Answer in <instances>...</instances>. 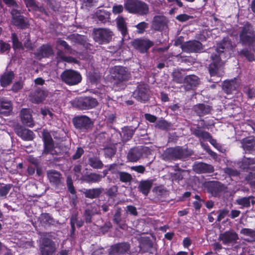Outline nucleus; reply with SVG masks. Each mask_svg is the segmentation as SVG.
Here are the masks:
<instances>
[{"label": "nucleus", "mask_w": 255, "mask_h": 255, "mask_svg": "<svg viewBox=\"0 0 255 255\" xmlns=\"http://www.w3.org/2000/svg\"><path fill=\"white\" fill-rule=\"evenodd\" d=\"M47 94V91L37 88L34 91L30 92L29 96V100L33 103L39 104L45 100Z\"/></svg>", "instance_id": "obj_20"}, {"label": "nucleus", "mask_w": 255, "mask_h": 255, "mask_svg": "<svg viewBox=\"0 0 255 255\" xmlns=\"http://www.w3.org/2000/svg\"><path fill=\"white\" fill-rule=\"evenodd\" d=\"M4 3L11 9L19 8L20 6L15 0H2Z\"/></svg>", "instance_id": "obj_61"}, {"label": "nucleus", "mask_w": 255, "mask_h": 255, "mask_svg": "<svg viewBox=\"0 0 255 255\" xmlns=\"http://www.w3.org/2000/svg\"><path fill=\"white\" fill-rule=\"evenodd\" d=\"M124 7L128 12L140 15H146L149 12L147 4L138 0H127Z\"/></svg>", "instance_id": "obj_2"}, {"label": "nucleus", "mask_w": 255, "mask_h": 255, "mask_svg": "<svg viewBox=\"0 0 255 255\" xmlns=\"http://www.w3.org/2000/svg\"><path fill=\"white\" fill-rule=\"evenodd\" d=\"M199 83V79L197 76L194 75H188L184 78L182 87L186 91H189L197 87Z\"/></svg>", "instance_id": "obj_21"}, {"label": "nucleus", "mask_w": 255, "mask_h": 255, "mask_svg": "<svg viewBox=\"0 0 255 255\" xmlns=\"http://www.w3.org/2000/svg\"><path fill=\"white\" fill-rule=\"evenodd\" d=\"M128 81L125 80H114L113 81V88L116 91H120L121 90L124 89L126 87V82Z\"/></svg>", "instance_id": "obj_48"}, {"label": "nucleus", "mask_w": 255, "mask_h": 255, "mask_svg": "<svg viewBox=\"0 0 255 255\" xmlns=\"http://www.w3.org/2000/svg\"><path fill=\"white\" fill-rule=\"evenodd\" d=\"M152 191L155 196L159 199L166 194V191L161 187H156L154 188Z\"/></svg>", "instance_id": "obj_53"}, {"label": "nucleus", "mask_w": 255, "mask_h": 255, "mask_svg": "<svg viewBox=\"0 0 255 255\" xmlns=\"http://www.w3.org/2000/svg\"><path fill=\"white\" fill-rule=\"evenodd\" d=\"M244 92L250 99H253L255 97V88H254L245 87Z\"/></svg>", "instance_id": "obj_63"}, {"label": "nucleus", "mask_w": 255, "mask_h": 255, "mask_svg": "<svg viewBox=\"0 0 255 255\" xmlns=\"http://www.w3.org/2000/svg\"><path fill=\"white\" fill-rule=\"evenodd\" d=\"M15 132L17 135L25 140H31L34 138V133L32 131L19 127L15 128Z\"/></svg>", "instance_id": "obj_26"}, {"label": "nucleus", "mask_w": 255, "mask_h": 255, "mask_svg": "<svg viewBox=\"0 0 255 255\" xmlns=\"http://www.w3.org/2000/svg\"><path fill=\"white\" fill-rule=\"evenodd\" d=\"M132 45L139 52L144 53L153 45V42L147 39H136L132 41Z\"/></svg>", "instance_id": "obj_19"}, {"label": "nucleus", "mask_w": 255, "mask_h": 255, "mask_svg": "<svg viewBox=\"0 0 255 255\" xmlns=\"http://www.w3.org/2000/svg\"><path fill=\"white\" fill-rule=\"evenodd\" d=\"M240 167L244 171H250L245 177L246 181L250 182L255 179V160L254 158L245 156L241 161Z\"/></svg>", "instance_id": "obj_6"}, {"label": "nucleus", "mask_w": 255, "mask_h": 255, "mask_svg": "<svg viewBox=\"0 0 255 255\" xmlns=\"http://www.w3.org/2000/svg\"><path fill=\"white\" fill-rule=\"evenodd\" d=\"M146 150V147L142 146L132 148L128 153L127 159L130 162H136L141 158Z\"/></svg>", "instance_id": "obj_18"}, {"label": "nucleus", "mask_w": 255, "mask_h": 255, "mask_svg": "<svg viewBox=\"0 0 255 255\" xmlns=\"http://www.w3.org/2000/svg\"><path fill=\"white\" fill-rule=\"evenodd\" d=\"M149 96V89L144 84L139 85L133 92L132 96L137 101L145 102L148 100Z\"/></svg>", "instance_id": "obj_13"}, {"label": "nucleus", "mask_w": 255, "mask_h": 255, "mask_svg": "<svg viewBox=\"0 0 255 255\" xmlns=\"http://www.w3.org/2000/svg\"><path fill=\"white\" fill-rule=\"evenodd\" d=\"M12 187V185L8 184L3 186H0V196L6 198L7 194Z\"/></svg>", "instance_id": "obj_52"}, {"label": "nucleus", "mask_w": 255, "mask_h": 255, "mask_svg": "<svg viewBox=\"0 0 255 255\" xmlns=\"http://www.w3.org/2000/svg\"><path fill=\"white\" fill-rule=\"evenodd\" d=\"M234 46L231 39L227 37H224L220 43L218 44L217 47V53L215 54H220V57L224 53V50H232Z\"/></svg>", "instance_id": "obj_23"}, {"label": "nucleus", "mask_w": 255, "mask_h": 255, "mask_svg": "<svg viewBox=\"0 0 255 255\" xmlns=\"http://www.w3.org/2000/svg\"><path fill=\"white\" fill-rule=\"evenodd\" d=\"M118 191V187L116 185L112 186L111 187L109 188L106 192L107 196L111 197H115Z\"/></svg>", "instance_id": "obj_58"}, {"label": "nucleus", "mask_w": 255, "mask_h": 255, "mask_svg": "<svg viewBox=\"0 0 255 255\" xmlns=\"http://www.w3.org/2000/svg\"><path fill=\"white\" fill-rule=\"evenodd\" d=\"M163 158L165 160L175 159V149L174 148H167L162 154Z\"/></svg>", "instance_id": "obj_44"}, {"label": "nucleus", "mask_w": 255, "mask_h": 255, "mask_svg": "<svg viewBox=\"0 0 255 255\" xmlns=\"http://www.w3.org/2000/svg\"><path fill=\"white\" fill-rule=\"evenodd\" d=\"M94 215L93 211L89 209H86L84 213L85 220L86 223H91L92 222V217Z\"/></svg>", "instance_id": "obj_54"}, {"label": "nucleus", "mask_w": 255, "mask_h": 255, "mask_svg": "<svg viewBox=\"0 0 255 255\" xmlns=\"http://www.w3.org/2000/svg\"><path fill=\"white\" fill-rule=\"evenodd\" d=\"M237 84L233 80L225 81L222 85V89L227 94H231L236 90Z\"/></svg>", "instance_id": "obj_36"}, {"label": "nucleus", "mask_w": 255, "mask_h": 255, "mask_svg": "<svg viewBox=\"0 0 255 255\" xmlns=\"http://www.w3.org/2000/svg\"><path fill=\"white\" fill-rule=\"evenodd\" d=\"M193 168L198 173H211L214 171V167L213 165L204 162L195 164Z\"/></svg>", "instance_id": "obj_25"}, {"label": "nucleus", "mask_w": 255, "mask_h": 255, "mask_svg": "<svg viewBox=\"0 0 255 255\" xmlns=\"http://www.w3.org/2000/svg\"><path fill=\"white\" fill-rule=\"evenodd\" d=\"M191 132L196 137L203 140H207L209 138L211 137V134L209 132L202 130L199 126L192 128Z\"/></svg>", "instance_id": "obj_32"}, {"label": "nucleus", "mask_w": 255, "mask_h": 255, "mask_svg": "<svg viewBox=\"0 0 255 255\" xmlns=\"http://www.w3.org/2000/svg\"><path fill=\"white\" fill-rule=\"evenodd\" d=\"M63 82L70 86L76 85L79 83L82 77L80 74L73 70L69 69L64 71L60 75Z\"/></svg>", "instance_id": "obj_7"}, {"label": "nucleus", "mask_w": 255, "mask_h": 255, "mask_svg": "<svg viewBox=\"0 0 255 255\" xmlns=\"http://www.w3.org/2000/svg\"><path fill=\"white\" fill-rule=\"evenodd\" d=\"M10 14L11 15V23L21 28L26 29L29 26L28 19L21 15V8H17L15 9H11L10 10Z\"/></svg>", "instance_id": "obj_4"}, {"label": "nucleus", "mask_w": 255, "mask_h": 255, "mask_svg": "<svg viewBox=\"0 0 255 255\" xmlns=\"http://www.w3.org/2000/svg\"><path fill=\"white\" fill-rule=\"evenodd\" d=\"M57 43L62 46H63L65 50V52L69 54L72 53V49L70 46H69L68 43L64 40H59L57 41Z\"/></svg>", "instance_id": "obj_57"}, {"label": "nucleus", "mask_w": 255, "mask_h": 255, "mask_svg": "<svg viewBox=\"0 0 255 255\" xmlns=\"http://www.w3.org/2000/svg\"><path fill=\"white\" fill-rule=\"evenodd\" d=\"M204 187L207 193L214 197H219L226 189L225 185L220 181L212 180L205 182Z\"/></svg>", "instance_id": "obj_5"}, {"label": "nucleus", "mask_w": 255, "mask_h": 255, "mask_svg": "<svg viewBox=\"0 0 255 255\" xmlns=\"http://www.w3.org/2000/svg\"><path fill=\"white\" fill-rule=\"evenodd\" d=\"M218 216L217 217V221L220 222L223 219H224L226 216H227L229 213V211L228 209L225 208L218 211Z\"/></svg>", "instance_id": "obj_60"}, {"label": "nucleus", "mask_w": 255, "mask_h": 255, "mask_svg": "<svg viewBox=\"0 0 255 255\" xmlns=\"http://www.w3.org/2000/svg\"><path fill=\"white\" fill-rule=\"evenodd\" d=\"M169 20L162 14L155 15L151 22V28L156 31H161L167 27Z\"/></svg>", "instance_id": "obj_12"}, {"label": "nucleus", "mask_w": 255, "mask_h": 255, "mask_svg": "<svg viewBox=\"0 0 255 255\" xmlns=\"http://www.w3.org/2000/svg\"><path fill=\"white\" fill-rule=\"evenodd\" d=\"M212 62L209 65L208 71L211 77L217 76L220 77L222 74L220 73V69L223 63L220 54H213L211 56Z\"/></svg>", "instance_id": "obj_9"}, {"label": "nucleus", "mask_w": 255, "mask_h": 255, "mask_svg": "<svg viewBox=\"0 0 255 255\" xmlns=\"http://www.w3.org/2000/svg\"><path fill=\"white\" fill-rule=\"evenodd\" d=\"M105 157L111 158L117 152V148L114 145L107 146L103 148Z\"/></svg>", "instance_id": "obj_46"}, {"label": "nucleus", "mask_w": 255, "mask_h": 255, "mask_svg": "<svg viewBox=\"0 0 255 255\" xmlns=\"http://www.w3.org/2000/svg\"><path fill=\"white\" fill-rule=\"evenodd\" d=\"M12 111V105L10 101L0 98V113L7 115Z\"/></svg>", "instance_id": "obj_35"}, {"label": "nucleus", "mask_w": 255, "mask_h": 255, "mask_svg": "<svg viewBox=\"0 0 255 255\" xmlns=\"http://www.w3.org/2000/svg\"><path fill=\"white\" fill-rule=\"evenodd\" d=\"M73 123L77 129L86 131L92 128L91 120L86 116H77L73 119Z\"/></svg>", "instance_id": "obj_11"}, {"label": "nucleus", "mask_w": 255, "mask_h": 255, "mask_svg": "<svg viewBox=\"0 0 255 255\" xmlns=\"http://www.w3.org/2000/svg\"><path fill=\"white\" fill-rule=\"evenodd\" d=\"M130 245L127 242L120 243L112 246L109 250L111 255H124L130 250Z\"/></svg>", "instance_id": "obj_16"}, {"label": "nucleus", "mask_w": 255, "mask_h": 255, "mask_svg": "<svg viewBox=\"0 0 255 255\" xmlns=\"http://www.w3.org/2000/svg\"><path fill=\"white\" fill-rule=\"evenodd\" d=\"M116 21L118 29L123 37V38L126 39L127 37H128V30L126 19L122 16H119L116 18Z\"/></svg>", "instance_id": "obj_30"}, {"label": "nucleus", "mask_w": 255, "mask_h": 255, "mask_svg": "<svg viewBox=\"0 0 255 255\" xmlns=\"http://www.w3.org/2000/svg\"><path fill=\"white\" fill-rule=\"evenodd\" d=\"M152 180H142L139 182L138 188L139 191L144 195H148L152 185Z\"/></svg>", "instance_id": "obj_37"}, {"label": "nucleus", "mask_w": 255, "mask_h": 255, "mask_svg": "<svg viewBox=\"0 0 255 255\" xmlns=\"http://www.w3.org/2000/svg\"><path fill=\"white\" fill-rule=\"evenodd\" d=\"M88 164L93 168L101 169L104 167V164L97 156L90 157L88 159Z\"/></svg>", "instance_id": "obj_38"}, {"label": "nucleus", "mask_w": 255, "mask_h": 255, "mask_svg": "<svg viewBox=\"0 0 255 255\" xmlns=\"http://www.w3.org/2000/svg\"><path fill=\"white\" fill-rule=\"evenodd\" d=\"M224 173L230 177H236L240 175V172L236 169L231 167H226L224 169Z\"/></svg>", "instance_id": "obj_51"}, {"label": "nucleus", "mask_w": 255, "mask_h": 255, "mask_svg": "<svg viewBox=\"0 0 255 255\" xmlns=\"http://www.w3.org/2000/svg\"><path fill=\"white\" fill-rule=\"evenodd\" d=\"M14 78V73L10 71L3 74L0 78V83L2 86L6 87L9 85Z\"/></svg>", "instance_id": "obj_39"}, {"label": "nucleus", "mask_w": 255, "mask_h": 255, "mask_svg": "<svg viewBox=\"0 0 255 255\" xmlns=\"http://www.w3.org/2000/svg\"><path fill=\"white\" fill-rule=\"evenodd\" d=\"M103 191V189L102 188H95L86 189L83 193L85 197L93 199L99 197Z\"/></svg>", "instance_id": "obj_34"}, {"label": "nucleus", "mask_w": 255, "mask_h": 255, "mask_svg": "<svg viewBox=\"0 0 255 255\" xmlns=\"http://www.w3.org/2000/svg\"><path fill=\"white\" fill-rule=\"evenodd\" d=\"M93 34L95 41L100 44L109 43L114 35L113 32L108 28H94Z\"/></svg>", "instance_id": "obj_3"}, {"label": "nucleus", "mask_w": 255, "mask_h": 255, "mask_svg": "<svg viewBox=\"0 0 255 255\" xmlns=\"http://www.w3.org/2000/svg\"><path fill=\"white\" fill-rule=\"evenodd\" d=\"M241 234L250 236L255 240V231L249 228H243L240 232Z\"/></svg>", "instance_id": "obj_55"}, {"label": "nucleus", "mask_w": 255, "mask_h": 255, "mask_svg": "<svg viewBox=\"0 0 255 255\" xmlns=\"http://www.w3.org/2000/svg\"><path fill=\"white\" fill-rule=\"evenodd\" d=\"M251 202L252 204H255L254 197L250 196L245 197L237 200V203L238 205L243 206L244 207L249 208L251 206Z\"/></svg>", "instance_id": "obj_41"}, {"label": "nucleus", "mask_w": 255, "mask_h": 255, "mask_svg": "<svg viewBox=\"0 0 255 255\" xmlns=\"http://www.w3.org/2000/svg\"><path fill=\"white\" fill-rule=\"evenodd\" d=\"M20 118L22 123L28 127H32L34 125L33 121L29 109H22L20 112Z\"/></svg>", "instance_id": "obj_27"}, {"label": "nucleus", "mask_w": 255, "mask_h": 255, "mask_svg": "<svg viewBox=\"0 0 255 255\" xmlns=\"http://www.w3.org/2000/svg\"><path fill=\"white\" fill-rule=\"evenodd\" d=\"M135 26L137 29V32L138 33H142L145 31V29L148 27V24L144 21H142L139 23Z\"/></svg>", "instance_id": "obj_59"}, {"label": "nucleus", "mask_w": 255, "mask_h": 255, "mask_svg": "<svg viewBox=\"0 0 255 255\" xmlns=\"http://www.w3.org/2000/svg\"><path fill=\"white\" fill-rule=\"evenodd\" d=\"M53 54L52 49L49 45H43L40 47L35 53L38 58L48 57Z\"/></svg>", "instance_id": "obj_31"}, {"label": "nucleus", "mask_w": 255, "mask_h": 255, "mask_svg": "<svg viewBox=\"0 0 255 255\" xmlns=\"http://www.w3.org/2000/svg\"><path fill=\"white\" fill-rule=\"evenodd\" d=\"M136 128H132L131 127H125L122 129L121 136L123 142H127L132 138Z\"/></svg>", "instance_id": "obj_33"}, {"label": "nucleus", "mask_w": 255, "mask_h": 255, "mask_svg": "<svg viewBox=\"0 0 255 255\" xmlns=\"http://www.w3.org/2000/svg\"><path fill=\"white\" fill-rule=\"evenodd\" d=\"M239 29V42L243 46H252L255 43V30L253 25L247 21Z\"/></svg>", "instance_id": "obj_1"}, {"label": "nucleus", "mask_w": 255, "mask_h": 255, "mask_svg": "<svg viewBox=\"0 0 255 255\" xmlns=\"http://www.w3.org/2000/svg\"><path fill=\"white\" fill-rule=\"evenodd\" d=\"M102 178L103 176L101 174L92 172L83 175L81 177V180L86 183L92 184L99 183L101 181Z\"/></svg>", "instance_id": "obj_29"}, {"label": "nucleus", "mask_w": 255, "mask_h": 255, "mask_svg": "<svg viewBox=\"0 0 255 255\" xmlns=\"http://www.w3.org/2000/svg\"><path fill=\"white\" fill-rule=\"evenodd\" d=\"M11 40L13 44V48L14 49L23 48L22 44L21 42L19 41L18 37L16 33H12Z\"/></svg>", "instance_id": "obj_49"}, {"label": "nucleus", "mask_w": 255, "mask_h": 255, "mask_svg": "<svg viewBox=\"0 0 255 255\" xmlns=\"http://www.w3.org/2000/svg\"><path fill=\"white\" fill-rule=\"evenodd\" d=\"M181 47L184 52L198 53L202 50L203 45L200 41L193 40L184 42Z\"/></svg>", "instance_id": "obj_15"}, {"label": "nucleus", "mask_w": 255, "mask_h": 255, "mask_svg": "<svg viewBox=\"0 0 255 255\" xmlns=\"http://www.w3.org/2000/svg\"><path fill=\"white\" fill-rule=\"evenodd\" d=\"M84 149L82 147H79L77 148L75 153L72 156V159L73 160H77L79 159L84 154Z\"/></svg>", "instance_id": "obj_64"}, {"label": "nucleus", "mask_w": 255, "mask_h": 255, "mask_svg": "<svg viewBox=\"0 0 255 255\" xmlns=\"http://www.w3.org/2000/svg\"><path fill=\"white\" fill-rule=\"evenodd\" d=\"M66 182L68 191L72 194H75L76 193V191L73 184V181L72 178L70 177H68Z\"/></svg>", "instance_id": "obj_62"}, {"label": "nucleus", "mask_w": 255, "mask_h": 255, "mask_svg": "<svg viewBox=\"0 0 255 255\" xmlns=\"http://www.w3.org/2000/svg\"><path fill=\"white\" fill-rule=\"evenodd\" d=\"M42 136L44 141V150L43 153L49 154V152L54 147V141L51 134L47 130H44L42 132Z\"/></svg>", "instance_id": "obj_22"}, {"label": "nucleus", "mask_w": 255, "mask_h": 255, "mask_svg": "<svg viewBox=\"0 0 255 255\" xmlns=\"http://www.w3.org/2000/svg\"><path fill=\"white\" fill-rule=\"evenodd\" d=\"M109 17V12L104 9H97L94 14V17L102 23H105Z\"/></svg>", "instance_id": "obj_40"}, {"label": "nucleus", "mask_w": 255, "mask_h": 255, "mask_svg": "<svg viewBox=\"0 0 255 255\" xmlns=\"http://www.w3.org/2000/svg\"><path fill=\"white\" fill-rule=\"evenodd\" d=\"M187 151L183 149L182 147L176 146V159H184L188 157L190 154L187 153Z\"/></svg>", "instance_id": "obj_50"}, {"label": "nucleus", "mask_w": 255, "mask_h": 255, "mask_svg": "<svg viewBox=\"0 0 255 255\" xmlns=\"http://www.w3.org/2000/svg\"><path fill=\"white\" fill-rule=\"evenodd\" d=\"M118 174L119 175L120 180L122 182H130L132 180L131 175L128 172L124 171H118Z\"/></svg>", "instance_id": "obj_45"}, {"label": "nucleus", "mask_w": 255, "mask_h": 255, "mask_svg": "<svg viewBox=\"0 0 255 255\" xmlns=\"http://www.w3.org/2000/svg\"><path fill=\"white\" fill-rule=\"evenodd\" d=\"M41 249L49 250L50 252H54L56 250L55 244L54 242L48 238H44Z\"/></svg>", "instance_id": "obj_42"}, {"label": "nucleus", "mask_w": 255, "mask_h": 255, "mask_svg": "<svg viewBox=\"0 0 255 255\" xmlns=\"http://www.w3.org/2000/svg\"><path fill=\"white\" fill-rule=\"evenodd\" d=\"M112 74L115 80L128 81L130 77V74L126 68L120 66H115L112 69Z\"/></svg>", "instance_id": "obj_17"}, {"label": "nucleus", "mask_w": 255, "mask_h": 255, "mask_svg": "<svg viewBox=\"0 0 255 255\" xmlns=\"http://www.w3.org/2000/svg\"><path fill=\"white\" fill-rule=\"evenodd\" d=\"M240 55H242L245 57L249 61L253 62L255 59L254 54L252 53L248 48H244L239 52Z\"/></svg>", "instance_id": "obj_47"}, {"label": "nucleus", "mask_w": 255, "mask_h": 255, "mask_svg": "<svg viewBox=\"0 0 255 255\" xmlns=\"http://www.w3.org/2000/svg\"><path fill=\"white\" fill-rule=\"evenodd\" d=\"M122 210L120 207H117L113 215V221L114 223L117 225L121 229H124L126 223V216L122 214Z\"/></svg>", "instance_id": "obj_24"}, {"label": "nucleus", "mask_w": 255, "mask_h": 255, "mask_svg": "<svg viewBox=\"0 0 255 255\" xmlns=\"http://www.w3.org/2000/svg\"><path fill=\"white\" fill-rule=\"evenodd\" d=\"M218 239L222 242L223 244L229 245L237 243L239 236L233 230H229L220 234Z\"/></svg>", "instance_id": "obj_14"}, {"label": "nucleus", "mask_w": 255, "mask_h": 255, "mask_svg": "<svg viewBox=\"0 0 255 255\" xmlns=\"http://www.w3.org/2000/svg\"><path fill=\"white\" fill-rule=\"evenodd\" d=\"M40 219L42 222L46 224H51L53 222V218L48 213L42 214Z\"/></svg>", "instance_id": "obj_56"}, {"label": "nucleus", "mask_w": 255, "mask_h": 255, "mask_svg": "<svg viewBox=\"0 0 255 255\" xmlns=\"http://www.w3.org/2000/svg\"><path fill=\"white\" fill-rule=\"evenodd\" d=\"M46 175L51 185L55 189H61L64 186V178L59 171L49 170L46 171Z\"/></svg>", "instance_id": "obj_8"}, {"label": "nucleus", "mask_w": 255, "mask_h": 255, "mask_svg": "<svg viewBox=\"0 0 255 255\" xmlns=\"http://www.w3.org/2000/svg\"><path fill=\"white\" fill-rule=\"evenodd\" d=\"M74 106L79 110H88L96 107L98 104L97 100L91 97H85L76 99Z\"/></svg>", "instance_id": "obj_10"}, {"label": "nucleus", "mask_w": 255, "mask_h": 255, "mask_svg": "<svg viewBox=\"0 0 255 255\" xmlns=\"http://www.w3.org/2000/svg\"><path fill=\"white\" fill-rule=\"evenodd\" d=\"M194 110L198 116L203 117L210 114L212 107L209 105L201 103L195 105Z\"/></svg>", "instance_id": "obj_28"}, {"label": "nucleus", "mask_w": 255, "mask_h": 255, "mask_svg": "<svg viewBox=\"0 0 255 255\" xmlns=\"http://www.w3.org/2000/svg\"><path fill=\"white\" fill-rule=\"evenodd\" d=\"M242 146L246 151L250 152L255 150V139L254 138L244 139Z\"/></svg>", "instance_id": "obj_43"}]
</instances>
